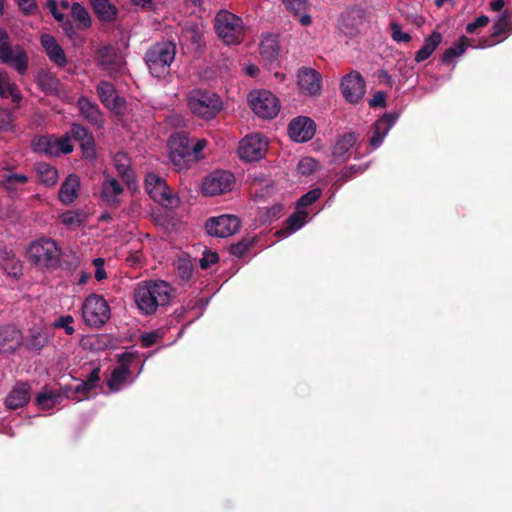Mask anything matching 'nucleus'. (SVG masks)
<instances>
[{"label": "nucleus", "mask_w": 512, "mask_h": 512, "mask_svg": "<svg viewBox=\"0 0 512 512\" xmlns=\"http://www.w3.org/2000/svg\"><path fill=\"white\" fill-rule=\"evenodd\" d=\"M41 44L53 63L59 67H64L67 64L65 53L53 36L49 34L42 35Z\"/></svg>", "instance_id": "obj_22"}, {"label": "nucleus", "mask_w": 512, "mask_h": 512, "mask_svg": "<svg viewBox=\"0 0 512 512\" xmlns=\"http://www.w3.org/2000/svg\"><path fill=\"white\" fill-rule=\"evenodd\" d=\"M87 214L81 209L68 210L60 215L61 223L68 229L81 227L87 221Z\"/></svg>", "instance_id": "obj_34"}, {"label": "nucleus", "mask_w": 512, "mask_h": 512, "mask_svg": "<svg viewBox=\"0 0 512 512\" xmlns=\"http://www.w3.org/2000/svg\"><path fill=\"white\" fill-rule=\"evenodd\" d=\"M90 2L95 13L101 20L111 21L115 18L117 10L109 0H90Z\"/></svg>", "instance_id": "obj_39"}, {"label": "nucleus", "mask_w": 512, "mask_h": 512, "mask_svg": "<svg viewBox=\"0 0 512 512\" xmlns=\"http://www.w3.org/2000/svg\"><path fill=\"white\" fill-rule=\"evenodd\" d=\"M62 400V395L54 390L45 389L40 392L36 397V403L39 408L43 410H48L54 407L56 404L60 403Z\"/></svg>", "instance_id": "obj_40"}, {"label": "nucleus", "mask_w": 512, "mask_h": 512, "mask_svg": "<svg viewBox=\"0 0 512 512\" xmlns=\"http://www.w3.org/2000/svg\"><path fill=\"white\" fill-rule=\"evenodd\" d=\"M187 107L196 117L210 120L222 109V101L216 93L193 89L186 96Z\"/></svg>", "instance_id": "obj_2"}, {"label": "nucleus", "mask_w": 512, "mask_h": 512, "mask_svg": "<svg viewBox=\"0 0 512 512\" xmlns=\"http://www.w3.org/2000/svg\"><path fill=\"white\" fill-rule=\"evenodd\" d=\"M240 225L241 222L237 216L221 215L209 219L206 223V230L211 236L225 238L235 234Z\"/></svg>", "instance_id": "obj_13"}, {"label": "nucleus", "mask_w": 512, "mask_h": 512, "mask_svg": "<svg viewBox=\"0 0 512 512\" xmlns=\"http://www.w3.org/2000/svg\"><path fill=\"white\" fill-rule=\"evenodd\" d=\"M90 390H92V388L89 387L87 382H82L78 384L74 389L66 388L64 393L68 399L81 401L86 397V393Z\"/></svg>", "instance_id": "obj_45"}, {"label": "nucleus", "mask_w": 512, "mask_h": 512, "mask_svg": "<svg viewBox=\"0 0 512 512\" xmlns=\"http://www.w3.org/2000/svg\"><path fill=\"white\" fill-rule=\"evenodd\" d=\"M214 26L218 37L225 44H238L244 38L245 28L242 19L229 11H219Z\"/></svg>", "instance_id": "obj_4"}, {"label": "nucleus", "mask_w": 512, "mask_h": 512, "mask_svg": "<svg viewBox=\"0 0 512 512\" xmlns=\"http://www.w3.org/2000/svg\"><path fill=\"white\" fill-rule=\"evenodd\" d=\"M235 183L233 174L217 170L209 174L202 183V192L207 196H216L232 190Z\"/></svg>", "instance_id": "obj_11"}, {"label": "nucleus", "mask_w": 512, "mask_h": 512, "mask_svg": "<svg viewBox=\"0 0 512 512\" xmlns=\"http://www.w3.org/2000/svg\"><path fill=\"white\" fill-rule=\"evenodd\" d=\"M176 46L172 42H160L148 49L145 61L150 73L157 77H164L175 59Z\"/></svg>", "instance_id": "obj_3"}, {"label": "nucleus", "mask_w": 512, "mask_h": 512, "mask_svg": "<svg viewBox=\"0 0 512 512\" xmlns=\"http://www.w3.org/2000/svg\"><path fill=\"white\" fill-rule=\"evenodd\" d=\"M268 141L260 134H251L239 142L238 155L247 162L261 159L267 150Z\"/></svg>", "instance_id": "obj_10"}, {"label": "nucleus", "mask_w": 512, "mask_h": 512, "mask_svg": "<svg viewBox=\"0 0 512 512\" xmlns=\"http://www.w3.org/2000/svg\"><path fill=\"white\" fill-rule=\"evenodd\" d=\"M72 136L80 143L83 156L87 159L95 157L94 140L88 131L79 124H73L71 128Z\"/></svg>", "instance_id": "obj_24"}, {"label": "nucleus", "mask_w": 512, "mask_h": 512, "mask_svg": "<svg viewBox=\"0 0 512 512\" xmlns=\"http://www.w3.org/2000/svg\"><path fill=\"white\" fill-rule=\"evenodd\" d=\"M97 93L101 102L111 111L117 115L123 114L125 110V104L120 99L112 84L102 81L97 86Z\"/></svg>", "instance_id": "obj_17"}, {"label": "nucleus", "mask_w": 512, "mask_h": 512, "mask_svg": "<svg viewBox=\"0 0 512 512\" xmlns=\"http://www.w3.org/2000/svg\"><path fill=\"white\" fill-rule=\"evenodd\" d=\"M0 96L3 98L10 97L15 103H18L22 99L18 87L4 71H0Z\"/></svg>", "instance_id": "obj_32"}, {"label": "nucleus", "mask_w": 512, "mask_h": 512, "mask_svg": "<svg viewBox=\"0 0 512 512\" xmlns=\"http://www.w3.org/2000/svg\"><path fill=\"white\" fill-rule=\"evenodd\" d=\"M57 144L59 146L58 147L59 154H61V153L68 154V153L72 152V150H73V145L71 143V139L67 135L63 136L60 139L57 138Z\"/></svg>", "instance_id": "obj_58"}, {"label": "nucleus", "mask_w": 512, "mask_h": 512, "mask_svg": "<svg viewBox=\"0 0 512 512\" xmlns=\"http://www.w3.org/2000/svg\"><path fill=\"white\" fill-rule=\"evenodd\" d=\"M285 7L295 16L299 17V22L307 26L311 23V17L305 13L307 9V0H282Z\"/></svg>", "instance_id": "obj_36"}, {"label": "nucleus", "mask_w": 512, "mask_h": 512, "mask_svg": "<svg viewBox=\"0 0 512 512\" xmlns=\"http://www.w3.org/2000/svg\"><path fill=\"white\" fill-rule=\"evenodd\" d=\"M99 379H100L99 370L95 369L91 372L89 379L86 382L89 385V387H91L93 389L95 387L96 383L99 381Z\"/></svg>", "instance_id": "obj_63"}, {"label": "nucleus", "mask_w": 512, "mask_h": 512, "mask_svg": "<svg viewBox=\"0 0 512 512\" xmlns=\"http://www.w3.org/2000/svg\"><path fill=\"white\" fill-rule=\"evenodd\" d=\"M30 400V387L27 383L17 384L6 398V405L10 409L23 407Z\"/></svg>", "instance_id": "obj_27"}, {"label": "nucleus", "mask_w": 512, "mask_h": 512, "mask_svg": "<svg viewBox=\"0 0 512 512\" xmlns=\"http://www.w3.org/2000/svg\"><path fill=\"white\" fill-rule=\"evenodd\" d=\"M341 91L345 100L349 103H358L365 94L366 85L363 77L357 71H352L341 80Z\"/></svg>", "instance_id": "obj_14"}, {"label": "nucleus", "mask_w": 512, "mask_h": 512, "mask_svg": "<svg viewBox=\"0 0 512 512\" xmlns=\"http://www.w3.org/2000/svg\"><path fill=\"white\" fill-rule=\"evenodd\" d=\"M99 61L108 73H119L123 69V59L111 46H106L99 51Z\"/></svg>", "instance_id": "obj_21"}, {"label": "nucleus", "mask_w": 512, "mask_h": 512, "mask_svg": "<svg viewBox=\"0 0 512 512\" xmlns=\"http://www.w3.org/2000/svg\"><path fill=\"white\" fill-rule=\"evenodd\" d=\"M391 29V37L395 42L398 43H408L411 40V35L407 32H404L400 26V24L396 22H392L390 24Z\"/></svg>", "instance_id": "obj_50"}, {"label": "nucleus", "mask_w": 512, "mask_h": 512, "mask_svg": "<svg viewBox=\"0 0 512 512\" xmlns=\"http://www.w3.org/2000/svg\"><path fill=\"white\" fill-rule=\"evenodd\" d=\"M321 196L320 189H313L304 194L298 201L299 207H306L313 204Z\"/></svg>", "instance_id": "obj_51"}, {"label": "nucleus", "mask_w": 512, "mask_h": 512, "mask_svg": "<svg viewBox=\"0 0 512 512\" xmlns=\"http://www.w3.org/2000/svg\"><path fill=\"white\" fill-rule=\"evenodd\" d=\"M81 181L76 174H69L60 186L58 198L64 205L72 204L79 195Z\"/></svg>", "instance_id": "obj_19"}, {"label": "nucleus", "mask_w": 512, "mask_h": 512, "mask_svg": "<svg viewBox=\"0 0 512 512\" xmlns=\"http://www.w3.org/2000/svg\"><path fill=\"white\" fill-rule=\"evenodd\" d=\"M176 267H177L178 275L180 276L181 279H183V280L190 279V277L192 276V272H193V266H192L190 259H188L186 257L179 258L177 261Z\"/></svg>", "instance_id": "obj_49"}, {"label": "nucleus", "mask_w": 512, "mask_h": 512, "mask_svg": "<svg viewBox=\"0 0 512 512\" xmlns=\"http://www.w3.org/2000/svg\"><path fill=\"white\" fill-rule=\"evenodd\" d=\"M386 95L384 92H377L369 101L371 107H384Z\"/></svg>", "instance_id": "obj_61"}, {"label": "nucleus", "mask_w": 512, "mask_h": 512, "mask_svg": "<svg viewBox=\"0 0 512 512\" xmlns=\"http://www.w3.org/2000/svg\"><path fill=\"white\" fill-rule=\"evenodd\" d=\"M248 101L253 112L264 119H272L280 111L278 98L267 90H253L248 95Z\"/></svg>", "instance_id": "obj_8"}, {"label": "nucleus", "mask_w": 512, "mask_h": 512, "mask_svg": "<svg viewBox=\"0 0 512 512\" xmlns=\"http://www.w3.org/2000/svg\"><path fill=\"white\" fill-rule=\"evenodd\" d=\"M130 371L127 365L121 364L120 366L116 367L112 374L110 379L108 380V387L111 391H118L121 389V387L127 383L128 377H129Z\"/></svg>", "instance_id": "obj_37"}, {"label": "nucleus", "mask_w": 512, "mask_h": 512, "mask_svg": "<svg viewBox=\"0 0 512 512\" xmlns=\"http://www.w3.org/2000/svg\"><path fill=\"white\" fill-rule=\"evenodd\" d=\"M35 172L38 182L45 186H54L58 181V171L47 163H37Z\"/></svg>", "instance_id": "obj_31"}, {"label": "nucleus", "mask_w": 512, "mask_h": 512, "mask_svg": "<svg viewBox=\"0 0 512 512\" xmlns=\"http://www.w3.org/2000/svg\"><path fill=\"white\" fill-rule=\"evenodd\" d=\"M442 41V35L438 31H433L424 40V45L416 52L415 61L420 63L428 59Z\"/></svg>", "instance_id": "obj_29"}, {"label": "nucleus", "mask_w": 512, "mask_h": 512, "mask_svg": "<svg viewBox=\"0 0 512 512\" xmlns=\"http://www.w3.org/2000/svg\"><path fill=\"white\" fill-rule=\"evenodd\" d=\"M467 42L468 39L466 37H461L458 42L444 52L442 61L450 62L453 58L462 55L468 46Z\"/></svg>", "instance_id": "obj_44"}, {"label": "nucleus", "mask_w": 512, "mask_h": 512, "mask_svg": "<svg viewBox=\"0 0 512 512\" xmlns=\"http://www.w3.org/2000/svg\"><path fill=\"white\" fill-rule=\"evenodd\" d=\"M358 141V135L347 133L337 139L333 147L332 155L339 161H346L350 157V150Z\"/></svg>", "instance_id": "obj_26"}, {"label": "nucleus", "mask_w": 512, "mask_h": 512, "mask_svg": "<svg viewBox=\"0 0 512 512\" xmlns=\"http://www.w3.org/2000/svg\"><path fill=\"white\" fill-rule=\"evenodd\" d=\"M71 14L79 27L87 28L90 26L91 20L89 13L81 4L73 3L71 6Z\"/></svg>", "instance_id": "obj_43"}, {"label": "nucleus", "mask_w": 512, "mask_h": 512, "mask_svg": "<svg viewBox=\"0 0 512 512\" xmlns=\"http://www.w3.org/2000/svg\"><path fill=\"white\" fill-rule=\"evenodd\" d=\"M104 259L103 258H95L93 260V264L96 268L95 270V278L97 281H102L107 277V274L104 269Z\"/></svg>", "instance_id": "obj_57"}, {"label": "nucleus", "mask_w": 512, "mask_h": 512, "mask_svg": "<svg viewBox=\"0 0 512 512\" xmlns=\"http://www.w3.org/2000/svg\"><path fill=\"white\" fill-rule=\"evenodd\" d=\"M169 158L177 170L187 169L195 157L191 153V146L187 135L177 132L170 136L168 141Z\"/></svg>", "instance_id": "obj_7"}, {"label": "nucleus", "mask_w": 512, "mask_h": 512, "mask_svg": "<svg viewBox=\"0 0 512 512\" xmlns=\"http://www.w3.org/2000/svg\"><path fill=\"white\" fill-rule=\"evenodd\" d=\"M0 267L11 276H19L22 271L21 262L11 251L0 250Z\"/></svg>", "instance_id": "obj_30"}, {"label": "nucleus", "mask_w": 512, "mask_h": 512, "mask_svg": "<svg viewBox=\"0 0 512 512\" xmlns=\"http://www.w3.org/2000/svg\"><path fill=\"white\" fill-rule=\"evenodd\" d=\"M16 2L21 11L25 14H32L37 9L35 0H16Z\"/></svg>", "instance_id": "obj_59"}, {"label": "nucleus", "mask_w": 512, "mask_h": 512, "mask_svg": "<svg viewBox=\"0 0 512 512\" xmlns=\"http://www.w3.org/2000/svg\"><path fill=\"white\" fill-rule=\"evenodd\" d=\"M47 7L49 8L50 12L54 16V18L61 23L63 29L66 31V33H69L72 30V25L70 24L69 20L65 18L63 14L58 12L57 10V3L55 0H48L47 1Z\"/></svg>", "instance_id": "obj_48"}, {"label": "nucleus", "mask_w": 512, "mask_h": 512, "mask_svg": "<svg viewBox=\"0 0 512 512\" xmlns=\"http://www.w3.org/2000/svg\"><path fill=\"white\" fill-rule=\"evenodd\" d=\"M316 132L314 121L306 116H298L291 120L288 126L289 137L298 143L307 142Z\"/></svg>", "instance_id": "obj_15"}, {"label": "nucleus", "mask_w": 512, "mask_h": 512, "mask_svg": "<svg viewBox=\"0 0 512 512\" xmlns=\"http://www.w3.org/2000/svg\"><path fill=\"white\" fill-rule=\"evenodd\" d=\"M72 322L73 318L71 316H64L55 321L54 327L62 328L67 335H72L74 333V328L71 325Z\"/></svg>", "instance_id": "obj_53"}, {"label": "nucleus", "mask_w": 512, "mask_h": 512, "mask_svg": "<svg viewBox=\"0 0 512 512\" xmlns=\"http://www.w3.org/2000/svg\"><path fill=\"white\" fill-rule=\"evenodd\" d=\"M160 338L161 333L159 331L145 333L141 336V344L143 347H150L153 344H155Z\"/></svg>", "instance_id": "obj_55"}, {"label": "nucleus", "mask_w": 512, "mask_h": 512, "mask_svg": "<svg viewBox=\"0 0 512 512\" xmlns=\"http://www.w3.org/2000/svg\"><path fill=\"white\" fill-rule=\"evenodd\" d=\"M219 260V257L217 253L207 251L203 254V257L200 259V266L202 269H207L212 264L217 263Z\"/></svg>", "instance_id": "obj_54"}, {"label": "nucleus", "mask_w": 512, "mask_h": 512, "mask_svg": "<svg viewBox=\"0 0 512 512\" xmlns=\"http://www.w3.org/2000/svg\"><path fill=\"white\" fill-rule=\"evenodd\" d=\"M145 189L150 197L165 207H172L177 200L169 191L165 181L156 174L149 173L145 179Z\"/></svg>", "instance_id": "obj_12"}, {"label": "nucleus", "mask_w": 512, "mask_h": 512, "mask_svg": "<svg viewBox=\"0 0 512 512\" xmlns=\"http://www.w3.org/2000/svg\"><path fill=\"white\" fill-rule=\"evenodd\" d=\"M57 138L54 136H41L33 141V149L38 153L49 156L59 155Z\"/></svg>", "instance_id": "obj_33"}, {"label": "nucleus", "mask_w": 512, "mask_h": 512, "mask_svg": "<svg viewBox=\"0 0 512 512\" xmlns=\"http://www.w3.org/2000/svg\"><path fill=\"white\" fill-rule=\"evenodd\" d=\"M173 297V289L163 280H147L134 288V301L144 315L154 314L160 307L168 305Z\"/></svg>", "instance_id": "obj_1"}, {"label": "nucleus", "mask_w": 512, "mask_h": 512, "mask_svg": "<svg viewBox=\"0 0 512 512\" xmlns=\"http://www.w3.org/2000/svg\"><path fill=\"white\" fill-rule=\"evenodd\" d=\"M207 146V141L205 139H199L195 143V145L191 148V153L195 157V161L199 159L200 152Z\"/></svg>", "instance_id": "obj_62"}, {"label": "nucleus", "mask_w": 512, "mask_h": 512, "mask_svg": "<svg viewBox=\"0 0 512 512\" xmlns=\"http://www.w3.org/2000/svg\"><path fill=\"white\" fill-rule=\"evenodd\" d=\"M308 214L306 211L298 209L292 216L289 217L286 223V230L278 231L279 234H291L299 230L306 222Z\"/></svg>", "instance_id": "obj_42"}, {"label": "nucleus", "mask_w": 512, "mask_h": 512, "mask_svg": "<svg viewBox=\"0 0 512 512\" xmlns=\"http://www.w3.org/2000/svg\"><path fill=\"white\" fill-rule=\"evenodd\" d=\"M12 122V114L8 110H0V130L7 129Z\"/></svg>", "instance_id": "obj_60"}, {"label": "nucleus", "mask_w": 512, "mask_h": 512, "mask_svg": "<svg viewBox=\"0 0 512 512\" xmlns=\"http://www.w3.org/2000/svg\"><path fill=\"white\" fill-rule=\"evenodd\" d=\"M251 246V241L243 239L242 241L235 243L230 246V252L232 255L241 257L243 256Z\"/></svg>", "instance_id": "obj_52"}, {"label": "nucleus", "mask_w": 512, "mask_h": 512, "mask_svg": "<svg viewBox=\"0 0 512 512\" xmlns=\"http://www.w3.org/2000/svg\"><path fill=\"white\" fill-rule=\"evenodd\" d=\"M318 168V162L312 157H304L299 160L297 170L302 175H310Z\"/></svg>", "instance_id": "obj_47"}, {"label": "nucleus", "mask_w": 512, "mask_h": 512, "mask_svg": "<svg viewBox=\"0 0 512 512\" xmlns=\"http://www.w3.org/2000/svg\"><path fill=\"white\" fill-rule=\"evenodd\" d=\"M245 72L247 75L251 76V77H254L258 74L259 72V69L257 66L255 65H252V64H249L247 66H245Z\"/></svg>", "instance_id": "obj_64"}, {"label": "nucleus", "mask_w": 512, "mask_h": 512, "mask_svg": "<svg viewBox=\"0 0 512 512\" xmlns=\"http://www.w3.org/2000/svg\"><path fill=\"white\" fill-rule=\"evenodd\" d=\"M124 189L110 174L104 173L100 187V197L109 206H118Z\"/></svg>", "instance_id": "obj_16"}, {"label": "nucleus", "mask_w": 512, "mask_h": 512, "mask_svg": "<svg viewBox=\"0 0 512 512\" xmlns=\"http://www.w3.org/2000/svg\"><path fill=\"white\" fill-rule=\"evenodd\" d=\"M204 40V26L202 23L193 22L187 23L183 28L180 42L183 44H190L195 49H198Z\"/></svg>", "instance_id": "obj_25"}, {"label": "nucleus", "mask_w": 512, "mask_h": 512, "mask_svg": "<svg viewBox=\"0 0 512 512\" xmlns=\"http://www.w3.org/2000/svg\"><path fill=\"white\" fill-rule=\"evenodd\" d=\"M512 23V10H504L495 20L493 26H492V33H491V41H485V43L481 44L480 47H489L493 46L500 41L501 39H498L500 35L508 31L511 27Z\"/></svg>", "instance_id": "obj_23"}, {"label": "nucleus", "mask_w": 512, "mask_h": 512, "mask_svg": "<svg viewBox=\"0 0 512 512\" xmlns=\"http://www.w3.org/2000/svg\"><path fill=\"white\" fill-rule=\"evenodd\" d=\"M114 166L123 178V180L129 185L133 181V173L130 170V159L125 153H117L114 156Z\"/></svg>", "instance_id": "obj_38"}, {"label": "nucleus", "mask_w": 512, "mask_h": 512, "mask_svg": "<svg viewBox=\"0 0 512 512\" xmlns=\"http://www.w3.org/2000/svg\"><path fill=\"white\" fill-rule=\"evenodd\" d=\"M396 118L391 114H385L374 124L373 135L370 139V145L375 149L380 146L383 139L394 124Z\"/></svg>", "instance_id": "obj_28"}, {"label": "nucleus", "mask_w": 512, "mask_h": 512, "mask_svg": "<svg viewBox=\"0 0 512 512\" xmlns=\"http://www.w3.org/2000/svg\"><path fill=\"white\" fill-rule=\"evenodd\" d=\"M488 23L489 18L485 15H482L466 26V32L470 34L475 33L479 27H484Z\"/></svg>", "instance_id": "obj_56"}, {"label": "nucleus", "mask_w": 512, "mask_h": 512, "mask_svg": "<svg viewBox=\"0 0 512 512\" xmlns=\"http://www.w3.org/2000/svg\"><path fill=\"white\" fill-rule=\"evenodd\" d=\"M21 332L14 326L0 328V353L10 354L15 352L21 345Z\"/></svg>", "instance_id": "obj_18"}, {"label": "nucleus", "mask_w": 512, "mask_h": 512, "mask_svg": "<svg viewBox=\"0 0 512 512\" xmlns=\"http://www.w3.org/2000/svg\"><path fill=\"white\" fill-rule=\"evenodd\" d=\"M278 43L275 36L269 35L260 43V54L267 61H273L278 55Z\"/></svg>", "instance_id": "obj_41"}, {"label": "nucleus", "mask_w": 512, "mask_h": 512, "mask_svg": "<svg viewBox=\"0 0 512 512\" xmlns=\"http://www.w3.org/2000/svg\"><path fill=\"white\" fill-rule=\"evenodd\" d=\"M82 317L87 325L101 327L110 318V307L102 296L91 294L83 303Z\"/></svg>", "instance_id": "obj_6"}, {"label": "nucleus", "mask_w": 512, "mask_h": 512, "mask_svg": "<svg viewBox=\"0 0 512 512\" xmlns=\"http://www.w3.org/2000/svg\"><path fill=\"white\" fill-rule=\"evenodd\" d=\"M0 61L13 65L20 74H24L28 66L26 53L19 46L11 47L4 29H0Z\"/></svg>", "instance_id": "obj_9"}, {"label": "nucleus", "mask_w": 512, "mask_h": 512, "mask_svg": "<svg viewBox=\"0 0 512 512\" xmlns=\"http://www.w3.org/2000/svg\"><path fill=\"white\" fill-rule=\"evenodd\" d=\"M298 86L306 95H316L320 91V75L313 69L304 68L298 72Z\"/></svg>", "instance_id": "obj_20"}, {"label": "nucleus", "mask_w": 512, "mask_h": 512, "mask_svg": "<svg viewBox=\"0 0 512 512\" xmlns=\"http://www.w3.org/2000/svg\"><path fill=\"white\" fill-rule=\"evenodd\" d=\"M78 106L81 114L91 123L101 125L102 115L97 105L89 101L85 97H81L78 100Z\"/></svg>", "instance_id": "obj_35"}, {"label": "nucleus", "mask_w": 512, "mask_h": 512, "mask_svg": "<svg viewBox=\"0 0 512 512\" xmlns=\"http://www.w3.org/2000/svg\"><path fill=\"white\" fill-rule=\"evenodd\" d=\"M27 256L36 266L51 268L59 264L61 251L54 240L42 238L28 246Z\"/></svg>", "instance_id": "obj_5"}, {"label": "nucleus", "mask_w": 512, "mask_h": 512, "mask_svg": "<svg viewBox=\"0 0 512 512\" xmlns=\"http://www.w3.org/2000/svg\"><path fill=\"white\" fill-rule=\"evenodd\" d=\"M28 177L24 174L9 173L4 177V184L8 190H15L18 186L26 184Z\"/></svg>", "instance_id": "obj_46"}]
</instances>
